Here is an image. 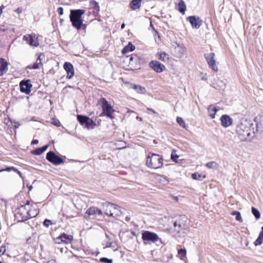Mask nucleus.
Listing matches in <instances>:
<instances>
[{
	"label": "nucleus",
	"mask_w": 263,
	"mask_h": 263,
	"mask_svg": "<svg viewBox=\"0 0 263 263\" xmlns=\"http://www.w3.org/2000/svg\"><path fill=\"white\" fill-rule=\"evenodd\" d=\"M95 3L97 5H98V3L97 2H95Z\"/></svg>",
	"instance_id": "0e129e2a"
},
{
	"label": "nucleus",
	"mask_w": 263,
	"mask_h": 263,
	"mask_svg": "<svg viewBox=\"0 0 263 263\" xmlns=\"http://www.w3.org/2000/svg\"><path fill=\"white\" fill-rule=\"evenodd\" d=\"M135 49V46L131 43H129V44L123 49L122 52L123 54H125L129 51H133Z\"/></svg>",
	"instance_id": "aec40b11"
},
{
	"label": "nucleus",
	"mask_w": 263,
	"mask_h": 263,
	"mask_svg": "<svg viewBox=\"0 0 263 263\" xmlns=\"http://www.w3.org/2000/svg\"><path fill=\"white\" fill-rule=\"evenodd\" d=\"M23 39L31 46L37 47L39 45L37 37L35 34H27L24 35Z\"/></svg>",
	"instance_id": "9d476101"
},
{
	"label": "nucleus",
	"mask_w": 263,
	"mask_h": 263,
	"mask_svg": "<svg viewBox=\"0 0 263 263\" xmlns=\"http://www.w3.org/2000/svg\"><path fill=\"white\" fill-rule=\"evenodd\" d=\"M107 248H114L115 246L112 242H110V240H108L105 242V247H104V249Z\"/></svg>",
	"instance_id": "e433bc0d"
},
{
	"label": "nucleus",
	"mask_w": 263,
	"mask_h": 263,
	"mask_svg": "<svg viewBox=\"0 0 263 263\" xmlns=\"http://www.w3.org/2000/svg\"><path fill=\"white\" fill-rule=\"evenodd\" d=\"M178 8L179 11L182 14L184 13L186 9V5L185 3L182 0H181L178 3Z\"/></svg>",
	"instance_id": "412c9836"
},
{
	"label": "nucleus",
	"mask_w": 263,
	"mask_h": 263,
	"mask_svg": "<svg viewBox=\"0 0 263 263\" xmlns=\"http://www.w3.org/2000/svg\"><path fill=\"white\" fill-rule=\"evenodd\" d=\"M29 204V203L28 201L26 204L21 205L16 210L15 216L18 221H23L29 219L28 207Z\"/></svg>",
	"instance_id": "39448f33"
},
{
	"label": "nucleus",
	"mask_w": 263,
	"mask_h": 263,
	"mask_svg": "<svg viewBox=\"0 0 263 263\" xmlns=\"http://www.w3.org/2000/svg\"><path fill=\"white\" fill-rule=\"evenodd\" d=\"M44 58V55L42 54V53H40L39 56H38V58L35 62V63H37L41 66L42 65V60H43V59Z\"/></svg>",
	"instance_id": "c9c22d12"
},
{
	"label": "nucleus",
	"mask_w": 263,
	"mask_h": 263,
	"mask_svg": "<svg viewBox=\"0 0 263 263\" xmlns=\"http://www.w3.org/2000/svg\"><path fill=\"white\" fill-rule=\"evenodd\" d=\"M57 11L58 12L60 15H62L63 14V8L62 7H59L58 8Z\"/></svg>",
	"instance_id": "49530a36"
},
{
	"label": "nucleus",
	"mask_w": 263,
	"mask_h": 263,
	"mask_svg": "<svg viewBox=\"0 0 263 263\" xmlns=\"http://www.w3.org/2000/svg\"><path fill=\"white\" fill-rule=\"evenodd\" d=\"M88 118V117H87L82 116V115H78L77 116L78 120L79 121V122L81 124H85Z\"/></svg>",
	"instance_id": "bb28decb"
},
{
	"label": "nucleus",
	"mask_w": 263,
	"mask_h": 263,
	"mask_svg": "<svg viewBox=\"0 0 263 263\" xmlns=\"http://www.w3.org/2000/svg\"><path fill=\"white\" fill-rule=\"evenodd\" d=\"M174 227L175 228V231H176L177 233H179L181 228V224L180 223H178L177 221H175L173 224Z\"/></svg>",
	"instance_id": "473e14b6"
},
{
	"label": "nucleus",
	"mask_w": 263,
	"mask_h": 263,
	"mask_svg": "<svg viewBox=\"0 0 263 263\" xmlns=\"http://www.w3.org/2000/svg\"><path fill=\"white\" fill-rule=\"evenodd\" d=\"M53 125L57 126H60L61 125V123L58 120H56L55 119H52V122Z\"/></svg>",
	"instance_id": "a19ab883"
},
{
	"label": "nucleus",
	"mask_w": 263,
	"mask_h": 263,
	"mask_svg": "<svg viewBox=\"0 0 263 263\" xmlns=\"http://www.w3.org/2000/svg\"><path fill=\"white\" fill-rule=\"evenodd\" d=\"M99 103L101 105L103 109V112L101 114H104L109 118L112 119L113 116L112 114L114 112L115 110L112 108L111 105L107 102V101L104 98L100 99Z\"/></svg>",
	"instance_id": "423d86ee"
},
{
	"label": "nucleus",
	"mask_w": 263,
	"mask_h": 263,
	"mask_svg": "<svg viewBox=\"0 0 263 263\" xmlns=\"http://www.w3.org/2000/svg\"><path fill=\"white\" fill-rule=\"evenodd\" d=\"M204 56L209 66L213 70H214L215 72H217L218 70V68L216 64V60L215 59V53L213 52L205 53L204 54Z\"/></svg>",
	"instance_id": "0eeeda50"
},
{
	"label": "nucleus",
	"mask_w": 263,
	"mask_h": 263,
	"mask_svg": "<svg viewBox=\"0 0 263 263\" xmlns=\"http://www.w3.org/2000/svg\"><path fill=\"white\" fill-rule=\"evenodd\" d=\"M52 222L50 220L46 219L44 221V225L48 227L49 225L51 224Z\"/></svg>",
	"instance_id": "c03bdc74"
},
{
	"label": "nucleus",
	"mask_w": 263,
	"mask_h": 263,
	"mask_svg": "<svg viewBox=\"0 0 263 263\" xmlns=\"http://www.w3.org/2000/svg\"><path fill=\"white\" fill-rule=\"evenodd\" d=\"M142 0H132L130 3V7L133 10H136L139 9L141 6V3Z\"/></svg>",
	"instance_id": "6ab92c4d"
},
{
	"label": "nucleus",
	"mask_w": 263,
	"mask_h": 263,
	"mask_svg": "<svg viewBox=\"0 0 263 263\" xmlns=\"http://www.w3.org/2000/svg\"><path fill=\"white\" fill-rule=\"evenodd\" d=\"M85 11L82 9L71 10L70 14V20L72 25L77 29H80L83 25L82 15L84 14Z\"/></svg>",
	"instance_id": "7ed1b4c3"
},
{
	"label": "nucleus",
	"mask_w": 263,
	"mask_h": 263,
	"mask_svg": "<svg viewBox=\"0 0 263 263\" xmlns=\"http://www.w3.org/2000/svg\"><path fill=\"white\" fill-rule=\"evenodd\" d=\"M48 145H46L41 148L42 149L43 152L44 153L48 148Z\"/></svg>",
	"instance_id": "de8ad7c7"
},
{
	"label": "nucleus",
	"mask_w": 263,
	"mask_h": 263,
	"mask_svg": "<svg viewBox=\"0 0 263 263\" xmlns=\"http://www.w3.org/2000/svg\"><path fill=\"white\" fill-rule=\"evenodd\" d=\"M15 172H16L21 178H22V173L20 171H19L18 170H17L16 169V171H15Z\"/></svg>",
	"instance_id": "5fc2aeb1"
},
{
	"label": "nucleus",
	"mask_w": 263,
	"mask_h": 263,
	"mask_svg": "<svg viewBox=\"0 0 263 263\" xmlns=\"http://www.w3.org/2000/svg\"><path fill=\"white\" fill-rule=\"evenodd\" d=\"M97 213V208L96 207H90L85 212V216L86 217V215L88 216L93 215Z\"/></svg>",
	"instance_id": "4be33fe9"
},
{
	"label": "nucleus",
	"mask_w": 263,
	"mask_h": 263,
	"mask_svg": "<svg viewBox=\"0 0 263 263\" xmlns=\"http://www.w3.org/2000/svg\"><path fill=\"white\" fill-rule=\"evenodd\" d=\"M96 125V123L93 122V121L88 118L87 120L85 123V126L87 128H93Z\"/></svg>",
	"instance_id": "393cba45"
},
{
	"label": "nucleus",
	"mask_w": 263,
	"mask_h": 263,
	"mask_svg": "<svg viewBox=\"0 0 263 263\" xmlns=\"http://www.w3.org/2000/svg\"><path fill=\"white\" fill-rule=\"evenodd\" d=\"M208 113L209 116L212 119H214L215 118V114L218 111V109L216 108V107L213 105H211L209 106L208 108Z\"/></svg>",
	"instance_id": "a211bd4d"
},
{
	"label": "nucleus",
	"mask_w": 263,
	"mask_h": 263,
	"mask_svg": "<svg viewBox=\"0 0 263 263\" xmlns=\"http://www.w3.org/2000/svg\"><path fill=\"white\" fill-rule=\"evenodd\" d=\"M0 7L2 8V10L5 8V7L4 5L1 6Z\"/></svg>",
	"instance_id": "bf43d9fd"
},
{
	"label": "nucleus",
	"mask_w": 263,
	"mask_h": 263,
	"mask_svg": "<svg viewBox=\"0 0 263 263\" xmlns=\"http://www.w3.org/2000/svg\"><path fill=\"white\" fill-rule=\"evenodd\" d=\"M48 145H46L41 148L42 149L43 152L44 153L48 148Z\"/></svg>",
	"instance_id": "09e8293b"
},
{
	"label": "nucleus",
	"mask_w": 263,
	"mask_h": 263,
	"mask_svg": "<svg viewBox=\"0 0 263 263\" xmlns=\"http://www.w3.org/2000/svg\"><path fill=\"white\" fill-rule=\"evenodd\" d=\"M97 214H99V215H102V212L101 210L99 209L98 208H97Z\"/></svg>",
	"instance_id": "864d4df0"
},
{
	"label": "nucleus",
	"mask_w": 263,
	"mask_h": 263,
	"mask_svg": "<svg viewBox=\"0 0 263 263\" xmlns=\"http://www.w3.org/2000/svg\"><path fill=\"white\" fill-rule=\"evenodd\" d=\"M201 175L197 173H194L192 174V177L193 179H195V180H201L202 179H201Z\"/></svg>",
	"instance_id": "f704fd0d"
},
{
	"label": "nucleus",
	"mask_w": 263,
	"mask_h": 263,
	"mask_svg": "<svg viewBox=\"0 0 263 263\" xmlns=\"http://www.w3.org/2000/svg\"><path fill=\"white\" fill-rule=\"evenodd\" d=\"M28 212L29 219L35 217L39 213V211L35 209L31 210L28 209Z\"/></svg>",
	"instance_id": "a878e982"
},
{
	"label": "nucleus",
	"mask_w": 263,
	"mask_h": 263,
	"mask_svg": "<svg viewBox=\"0 0 263 263\" xmlns=\"http://www.w3.org/2000/svg\"><path fill=\"white\" fill-rule=\"evenodd\" d=\"M16 11H17V12H18V13L21 12V10H20V9H19V8H18V9H17Z\"/></svg>",
	"instance_id": "052dcab7"
},
{
	"label": "nucleus",
	"mask_w": 263,
	"mask_h": 263,
	"mask_svg": "<svg viewBox=\"0 0 263 263\" xmlns=\"http://www.w3.org/2000/svg\"><path fill=\"white\" fill-rule=\"evenodd\" d=\"M133 88L139 93H144L146 92V89L144 87L140 85H134Z\"/></svg>",
	"instance_id": "5701e85b"
},
{
	"label": "nucleus",
	"mask_w": 263,
	"mask_h": 263,
	"mask_svg": "<svg viewBox=\"0 0 263 263\" xmlns=\"http://www.w3.org/2000/svg\"><path fill=\"white\" fill-rule=\"evenodd\" d=\"M29 188V190H31V189H32V186H30Z\"/></svg>",
	"instance_id": "680f3d73"
},
{
	"label": "nucleus",
	"mask_w": 263,
	"mask_h": 263,
	"mask_svg": "<svg viewBox=\"0 0 263 263\" xmlns=\"http://www.w3.org/2000/svg\"><path fill=\"white\" fill-rule=\"evenodd\" d=\"M232 215L236 216L235 219L236 220L239 221L240 222H242V219L241 218L240 213L238 211H233L231 213Z\"/></svg>",
	"instance_id": "cd10ccee"
},
{
	"label": "nucleus",
	"mask_w": 263,
	"mask_h": 263,
	"mask_svg": "<svg viewBox=\"0 0 263 263\" xmlns=\"http://www.w3.org/2000/svg\"><path fill=\"white\" fill-rule=\"evenodd\" d=\"M157 57L162 61H165L168 59V55L164 52H160L157 53Z\"/></svg>",
	"instance_id": "b1692460"
},
{
	"label": "nucleus",
	"mask_w": 263,
	"mask_h": 263,
	"mask_svg": "<svg viewBox=\"0 0 263 263\" xmlns=\"http://www.w3.org/2000/svg\"><path fill=\"white\" fill-rule=\"evenodd\" d=\"M187 19L191 23L192 27L194 28H199L202 23V21L199 17L195 16H189Z\"/></svg>",
	"instance_id": "9b49d317"
},
{
	"label": "nucleus",
	"mask_w": 263,
	"mask_h": 263,
	"mask_svg": "<svg viewBox=\"0 0 263 263\" xmlns=\"http://www.w3.org/2000/svg\"><path fill=\"white\" fill-rule=\"evenodd\" d=\"M149 66L155 71L158 73L162 72L165 68V66L157 61H153L149 63Z\"/></svg>",
	"instance_id": "f8f14e48"
},
{
	"label": "nucleus",
	"mask_w": 263,
	"mask_h": 263,
	"mask_svg": "<svg viewBox=\"0 0 263 263\" xmlns=\"http://www.w3.org/2000/svg\"><path fill=\"white\" fill-rule=\"evenodd\" d=\"M59 238L62 241L66 244H68L71 242L73 239V236L70 235H67L66 234L63 233L59 237Z\"/></svg>",
	"instance_id": "f3484780"
},
{
	"label": "nucleus",
	"mask_w": 263,
	"mask_h": 263,
	"mask_svg": "<svg viewBox=\"0 0 263 263\" xmlns=\"http://www.w3.org/2000/svg\"><path fill=\"white\" fill-rule=\"evenodd\" d=\"M100 261L102 262H106V263H112V260L111 259H108L105 257L101 258L100 259Z\"/></svg>",
	"instance_id": "37998d69"
},
{
	"label": "nucleus",
	"mask_w": 263,
	"mask_h": 263,
	"mask_svg": "<svg viewBox=\"0 0 263 263\" xmlns=\"http://www.w3.org/2000/svg\"><path fill=\"white\" fill-rule=\"evenodd\" d=\"M8 71V63L2 58H0V76H3Z\"/></svg>",
	"instance_id": "dca6fc26"
},
{
	"label": "nucleus",
	"mask_w": 263,
	"mask_h": 263,
	"mask_svg": "<svg viewBox=\"0 0 263 263\" xmlns=\"http://www.w3.org/2000/svg\"><path fill=\"white\" fill-rule=\"evenodd\" d=\"M148 110L150 111H152L153 113L154 114H156L157 112L154 110L152 108H147V109Z\"/></svg>",
	"instance_id": "603ef678"
},
{
	"label": "nucleus",
	"mask_w": 263,
	"mask_h": 263,
	"mask_svg": "<svg viewBox=\"0 0 263 263\" xmlns=\"http://www.w3.org/2000/svg\"><path fill=\"white\" fill-rule=\"evenodd\" d=\"M256 132L257 129L255 130L252 121L246 119H242L235 128V133L242 141H251Z\"/></svg>",
	"instance_id": "f257e3e1"
},
{
	"label": "nucleus",
	"mask_w": 263,
	"mask_h": 263,
	"mask_svg": "<svg viewBox=\"0 0 263 263\" xmlns=\"http://www.w3.org/2000/svg\"><path fill=\"white\" fill-rule=\"evenodd\" d=\"M262 243V238L258 237L257 239L254 242V245L255 246L260 245Z\"/></svg>",
	"instance_id": "79ce46f5"
},
{
	"label": "nucleus",
	"mask_w": 263,
	"mask_h": 263,
	"mask_svg": "<svg viewBox=\"0 0 263 263\" xmlns=\"http://www.w3.org/2000/svg\"><path fill=\"white\" fill-rule=\"evenodd\" d=\"M258 237L263 239V227L261 228V231L260 232Z\"/></svg>",
	"instance_id": "8fccbe9b"
},
{
	"label": "nucleus",
	"mask_w": 263,
	"mask_h": 263,
	"mask_svg": "<svg viewBox=\"0 0 263 263\" xmlns=\"http://www.w3.org/2000/svg\"><path fill=\"white\" fill-rule=\"evenodd\" d=\"M43 153V151L41 147L36 148L35 150H34L32 152V154H35L36 155H40Z\"/></svg>",
	"instance_id": "4c0bfd02"
},
{
	"label": "nucleus",
	"mask_w": 263,
	"mask_h": 263,
	"mask_svg": "<svg viewBox=\"0 0 263 263\" xmlns=\"http://www.w3.org/2000/svg\"><path fill=\"white\" fill-rule=\"evenodd\" d=\"M40 65L37 63H35L33 64V65H29L27 67V68H29V69H39L40 68Z\"/></svg>",
	"instance_id": "58836bf2"
},
{
	"label": "nucleus",
	"mask_w": 263,
	"mask_h": 263,
	"mask_svg": "<svg viewBox=\"0 0 263 263\" xmlns=\"http://www.w3.org/2000/svg\"><path fill=\"white\" fill-rule=\"evenodd\" d=\"M105 236L108 240H110L111 239L109 238V236L107 234H105Z\"/></svg>",
	"instance_id": "6e6d98bb"
},
{
	"label": "nucleus",
	"mask_w": 263,
	"mask_h": 263,
	"mask_svg": "<svg viewBox=\"0 0 263 263\" xmlns=\"http://www.w3.org/2000/svg\"><path fill=\"white\" fill-rule=\"evenodd\" d=\"M205 166L209 168H217L218 164L215 161H211L206 163Z\"/></svg>",
	"instance_id": "c85d7f7f"
},
{
	"label": "nucleus",
	"mask_w": 263,
	"mask_h": 263,
	"mask_svg": "<svg viewBox=\"0 0 263 263\" xmlns=\"http://www.w3.org/2000/svg\"><path fill=\"white\" fill-rule=\"evenodd\" d=\"M134 57L133 56H132V57H130V58H129V60H130V61H133V60H134Z\"/></svg>",
	"instance_id": "4d7b16f0"
},
{
	"label": "nucleus",
	"mask_w": 263,
	"mask_h": 263,
	"mask_svg": "<svg viewBox=\"0 0 263 263\" xmlns=\"http://www.w3.org/2000/svg\"><path fill=\"white\" fill-rule=\"evenodd\" d=\"M10 171H16V168L15 167L11 166V167H8L5 169H3L0 170V172H4V171H8L9 172Z\"/></svg>",
	"instance_id": "ea45409f"
},
{
	"label": "nucleus",
	"mask_w": 263,
	"mask_h": 263,
	"mask_svg": "<svg viewBox=\"0 0 263 263\" xmlns=\"http://www.w3.org/2000/svg\"><path fill=\"white\" fill-rule=\"evenodd\" d=\"M252 213L257 219H258L259 218H260V214L259 211L257 209H256L254 207H252Z\"/></svg>",
	"instance_id": "c756f323"
},
{
	"label": "nucleus",
	"mask_w": 263,
	"mask_h": 263,
	"mask_svg": "<svg viewBox=\"0 0 263 263\" xmlns=\"http://www.w3.org/2000/svg\"><path fill=\"white\" fill-rule=\"evenodd\" d=\"M176 121L179 125L183 128H185L186 125L185 122L182 118L178 117H177Z\"/></svg>",
	"instance_id": "2f4dec72"
},
{
	"label": "nucleus",
	"mask_w": 263,
	"mask_h": 263,
	"mask_svg": "<svg viewBox=\"0 0 263 263\" xmlns=\"http://www.w3.org/2000/svg\"><path fill=\"white\" fill-rule=\"evenodd\" d=\"M38 142H39L38 140H36V139H35V140H33L32 141V142H31V144H37V143H38Z\"/></svg>",
	"instance_id": "3c124183"
},
{
	"label": "nucleus",
	"mask_w": 263,
	"mask_h": 263,
	"mask_svg": "<svg viewBox=\"0 0 263 263\" xmlns=\"http://www.w3.org/2000/svg\"><path fill=\"white\" fill-rule=\"evenodd\" d=\"M103 208L105 211V214L109 216L117 217L121 214V211L119 207L114 203L110 202H105L103 204Z\"/></svg>",
	"instance_id": "20e7f679"
},
{
	"label": "nucleus",
	"mask_w": 263,
	"mask_h": 263,
	"mask_svg": "<svg viewBox=\"0 0 263 263\" xmlns=\"http://www.w3.org/2000/svg\"><path fill=\"white\" fill-rule=\"evenodd\" d=\"M124 27H125V24L123 23V24H122L121 25V28L122 29H123V28H124Z\"/></svg>",
	"instance_id": "13d9d810"
},
{
	"label": "nucleus",
	"mask_w": 263,
	"mask_h": 263,
	"mask_svg": "<svg viewBox=\"0 0 263 263\" xmlns=\"http://www.w3.org/2000/svg\"><path fill=\"white\" fill-rule=\"evenodd\" d=\"M142 239L143 241H151L155 243L158 241L159 238L157 234L148 231H145L142 234Z\"/></svg>",
	"instance_id": "6e6552de"
},
{
	"label": "nucleus",
	"mask_w": 263,
	"mask_h": 263,
	"mask_svg": "<svg viewBox=\"0 0 263 263\" xmlns=\"http://www.w3.org/2000/svg\"><path fill=\"white\" fill-rule=\"evenodd\" d=\"M163 158L159 155L149 152L146 157V164L147 167L157 169L163 166Z\"/></svg>",
	"instance_id": "f03ea898"
},
{
	"label": "nucleus",
	"mask_w": 263,
	"mask_h": 263,
	"mask_svg": "<svg viewBox=\"0 0 263 263\" xmlns=\"http://www.w3.org/2000/svg\"><path fill=\"white\" fill-rule=\"evenodd\" d=\"M178 254L180 256V258L183 259V258L186 256V251L185 249H181L178 251Z\"/></svg>",
	"instance_id": "7c9ffc66"
},
{
	"label": "nucleus",
	"mask_w": 263,
	"mask_h": 263,
	"mask_svg": "<svg viewBox=\"0 0 263 263\" xmlns=\"http://www.w3.org/2000/svg\"><path fill=\"white\" fill-rule=\"evenodd\" d=\"M202 178H205V175L203 176Z\"/></svg>",
	"instance_id": "e2e57ef3"
},
{
	"label": "nucleus",
	"mask_w": 263,
	"mask_h": 263,
	"mask_svg": "<svg viewBox=\"0 0 263 263\" xmlns=\"http://www.w3.org/2000/svg\"><path fill=\"white\" fill-rule=\"evenodd\" d=\"M0 263H3V262H2L0 261Z\"/></svg>",
	"instance_id": "69168bd1"
},
{
	"label": "nucleus",
	"mask_w": 263,
	"mask_h": 263,
	"mask_svg": "<svg viewBox=\"0 0 263 263\" xmlns=\"http://www.w3.org/2000/svg\"><path fill=\"white\" fill-rule=\"evenodd\" d=\"M179 156L176 154V151L173 150L171 154V159L173 161L177 162V159H178Z\"/></svg>",
	"instance_id": "72a5a7b5"
},
{
	"label": "nucleus",
	"mask_w": 263,
	"mask_h": 263,
	"mask_svg": "<svg viewBox=\"0 0 263 263\" xmlns=\"http://www.w3.org/2000/svg\"><path fill=\"white\" fill-rule=\"evenodd\" d=\"M46 159L51 163L55 165H58L63 163V159L55 155L52 151L48 152L46 155Z\"/></svg>",
	"instance_id": "1a4fd4ad"
},
{
	"label": "nucleus",
	"mask_w": 263,
	"mask_h": 263,
	"mask_svg": "<svg viewBox=\"0 0 263 263\" xmlns=\"http://www.w3.org/2000/svg\"><path fill=\"white\" fill-rule=\"evenodd\" d=\"M221 126L224 128L230 126L233 122V119L227 115H223L220 119Z\"/></svg>",
	"instance_id": "ddd939ff"
},
{
	"label": "nucleus",
	"mask_w": 263,
	"mask_h": 263,
	"mask_svg": "<svg viewBox=\"0 0 263 263\" xmlns=\"http://www.w3.org/2000/svg\"><path fill=\"white\" fill-rule=\"evenodd\" d=\"M20 90L22 92L29 94L30 92V88L32 85L30 83V81H22L20 82Z\"/></svg>",
	"instance_id": "4468645a"
},
{
	"label": "nucleus",
	"mask_w": 263,
	"mask_h": 263,
	"mask_svg": "<svg viewBox=\"0 0 263 263\" xmlns=\"http://www.w3.org/2000/svg\"><path fill=\"white\" fill-rule=\"evenodd\" d=\"M64 68L67 73V78L71 79L74 75L73 65L70 63L66 62L64 65Z\"/></svg>",
	"instance_id": "2eb2a0df"
},
{
	"label": "nucleus",
	"mask_w": 263,
	"mask_h": 263,
	"mask_svg": "<svg viewBox=\"0 0 263 263\" xmlns=\"http://www.w3.org/2000/svg\"><path fill=\"white\" fill-rule=\"evenodd\" d=\"M5 251H6L5 247H2L0 248V256L2 255H3L4 254V253L5 252Z\"/></svg>",
	"instance_id": "a18cd8bd"
}]
</instances>
